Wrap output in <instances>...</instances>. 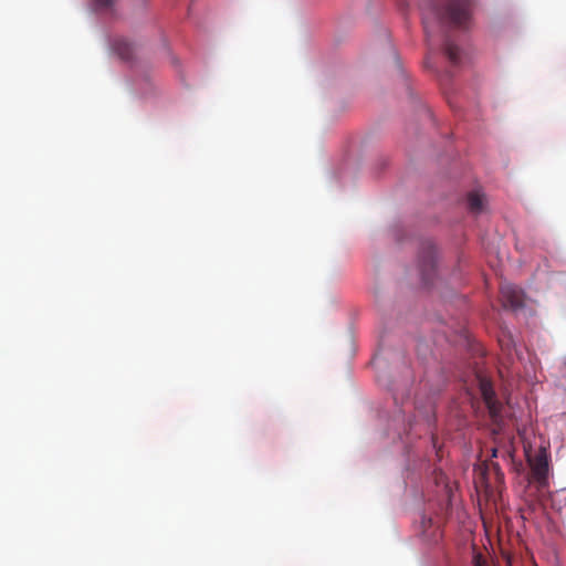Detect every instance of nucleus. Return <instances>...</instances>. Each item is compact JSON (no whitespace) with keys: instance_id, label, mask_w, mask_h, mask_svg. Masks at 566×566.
I'll return each instance as SVG.
<instances>
[{"instance_id":"nucleus-1","label":"nucleus","mask_w":566,"mask_h":566,"mask_svg":"<svg viewBox=\"0 0 566 566\" xmlns=\"http://www.w3.org/2000/svg\"><path fill=\"white\" fill-rule=\"evenodd\" d=\"M474 0H434L423 15V28L429 42L433 41V24L467 31L473 24Z\"/></svg>"},{"instance_id":"nucleus-2","label":"nucleus","mask_w":566,"mask_h":566,"mask_svg":"<svg viewBox=\"0 0 566 566\" xmlns=\"http://www.w3.org/2000/svg\"><path fill=\"white\" fill-rule=\"evenodd\" d=\"M416 271L418 279L422 283H432L434 280L444 279L438 250L431 242L422 243L418 254Z\"/></svg>"},{"instance_id":"nucleus-3","label":"nucleus","mask_w":566,"mask_h":566,"mask_svg":"<svg viewBox=\"0 0 566 566\" xmlns=\"http://www.w3.org/2000/svg\"><path fill=\"white\" fill-rule=\"evenodd\" d=\"M531 467V478L539 489L547 485L548 481V453L545 448H539L535 455L526 454Z\"/></svg>"},{"instance_id":"nucleus-4","label":"nucleus","mask_w":566,"mask_h":566,"mask_svg":"<svg viewBox=\"0 0 566 566\" xmlns=\"http://www.w3.org/2000/svg\"><path fill=\"white\" fill-rule=\"evenodd\" d=\"M500 301L504 308L517 312L525 305V296L520 285H501Z\"/></svg>"},{"instance_id":"nucleus-5","label":"nucleus","mask_w":566,"mask_h":566,"mask_svg":"<svg viewBox=\"0 0 566 566\" xmlns=\"http://www.w3.org/2000/svg\"><path fill=\"white\" fill-rule=\"evenodd\" d=\"M480 390L492 421L499 423L502 419V403L496 399L495 391L491 382L485 379H482L480 381Z\"/></svg>"},{"instance_id":"nucleus-6","label":"nucleus","mask_w":566,"mask_h":566,"mask_svg":"<svg viewBox=\"0 0 566 566\" xmlns=\"http://www.w3.org/2000/svg\"><path fill=\"white\" fill-rule=\"evenodd\" d=\"M421 534L423 539L429 544H436L441 538V531L439 526L434 525L430 517H422Z\"/></svg>"},{"instance_id":"nucleus-7","label":"nucleus","mask_w":566,"mask_h":566,"mask_svg":"<svg viewBox=\"0 0 566 566\" xmlns=\"http://www.w3.org/2000/svg\"><path fill=\"white\" fill-rule=\"evenodd\" d=\"M113 51L124 61H130L135 53V46L124 38L115 39L112 43Z\"/></svg>"},{"instance_id":"nucleus-8","label":"nucleus","mask_w":566,"mask_h":566,"mask_svg":"<svg viewBox=\"0 0 566 566\" xmlns=\"http://www.w3.org/2000/svg\"><path fill=\"white\" fill-rule=\"evenodd\" d=\"M468 208L471 213L480 214L484 211L485 208V198L484 195L479 191H472L468 195L467 198Z\"/></svg>"},{"instance_id":"nucleus-9","label":"nucleus","mask_w":566,"mask_h":566,"mask_svg":"<svg viewBox=\"0 0 566 566\" xmlns=\"http://www.w3.org/2000/svg\"><path fill=\"white\" fill-rule=\"evenodd\" d=\"M443 51L449 61L457 65L460 62L461 51L460 49L448 38L443 40Z\"/></svg>"},{"instance_id":"nucleus-10","label":"nucleus","mask_w":566,"mask_h":566,"mask_svg":"<svg viewBox=\"0 0 566 566\" xmlns=\"http://www.w3.org/2000/svg\"><path fill=\"white\" fill-rule=\"evenodd\" d=\"M114 0H94L95 7L97 9H107L112 7Z\"/></svg>"},{"instance_id":"nucleus-11","label":"nucleus","mask_w":566,"mask_h":566,"mask_svg":"<svg viewBox=\"0 0 566 566\" xmlns=\"http://www.w3.org/2000/svg\"><path fill=\"white\" fill-rule=\"evenodd\" d=\"M474 566H482L481 558L479 556L474 557Z\"/></svg>"},{"instance_id":"nucleus-12","label":"nucleus","mask_w":566,"mask_h":566,"mask_svg":"<svg viewBox=\"0 0 566 566\" xmlns=\"http://www.w3.org/2000/svg\"><path fill=\"white\" fill-rule=\"evenodd\" d=\"M492 457L493 458L497 457V449L496 448L492 449Z\"/></svg>"}]
</instances>
